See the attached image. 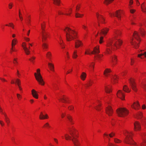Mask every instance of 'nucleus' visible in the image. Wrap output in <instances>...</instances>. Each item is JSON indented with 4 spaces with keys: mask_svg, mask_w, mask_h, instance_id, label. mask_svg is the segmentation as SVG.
<instances>
[{
    "mask_svg": "<svg viewBox=\"0 0 146 146\" xmlns=\"http://www.w3.org/2000/svg\"><path fill=\"white\" fill-rule=\"evenodd\" d=\"M17 60L18 59L17 58H14L13 61V63L15 66L17 65L18 64V62Z\"/></svg>",
    "mask_w": 146,
    "mask_h": 146,
    "instance_id": "60",
    "label": "nucleus"
},
{
    "mask_svg": "<svg viewBox=\"0 0 146 146\" xmlns=\"http://www.w3.org/2000/svg\"><path fill=\"white\" fill-rule=\"evenodd\" d=\"M72 9L71 8L67 9H66L65 15L68 16L70 15L72 13Z\"/></svg>",
    "mask_w": 146,
    "mask_h": 146,
    "instance_id": "37",
    "label": "nucleus"
},
{
    "mask_svg": "<svg viewBox=\"0 0 146 146\" xmlns=\"http://www.w3.org/2000/svg\"><path fill=\"white\" fill-rule=\"evenodd\" d=\"M103 56V55L102 54H99L95 56V58L99 62H100L102 60V58Z\"/></svg>",
    "mask_w": 146,
    "mask_h": 146,
    "instance_id": "39",
    "label": "nucleus"
},
{
    "mask_svg": "<svg viewBox=\"0 0 146 146\" xmlns=\"http://www.w3.org/2000/svg\"><path fill=\"white\" fill-rule=\"evenodd\" d=\"M59 44L60 45V47L61 48L64 49L65 48V45L64 42L60 43Z\"/></svg>",
    "mask_w": 146,
    "mask_h": 146,
    "instance_id": "63",
    "label": "nucleus"
},
{
    "mask_svg": "<svg viewBox=\"0 0 146 146\" xmlns=\"http://www.w3.org/2000/svg\"><path fill=\"white\" fill-rule=\"evenodd\" d=\"M141 38L139 33L135 31L133 33L132 38L130 41V43L134 48H138L139 46Z\"/></svg>",
    "mask_w": 146,
    "mask_h": 146,
    "instance_id": "3",
    "label": "nucleus"
},
{
    "mask_svg": "<svg viewBox=\"0 0 146 146\" xmlns=\"http://www.w3.org/2000/svg\"><path fill=\"white\" fill-rule=\"evenodd\" d=\"M81 7V5L80 4H78L76 7V9L75 10V12H79V11L80 10Z\"/></svg>",
    "mask_w": 146,
    "mask_h": 146,
    "instance_id": "57",
    "label": "nucleus"
},
{
    "mask_svg": "<svg viewBox=\"0 0 146 146\" xmlns=\"http://www.w3.org/2000/svg\"><path fill=\"white\" fill-rule=\"evenodd\" d=\"M31 19V16L30 15H28L26 19V22L28 25H29L30 24Z\"/></svg>",
    "mask_w": 146,
    "mask_h": 146,
    "instance_id": "49",
    "label": "nucleus"
},
{
    "mask_svg": "<svg viewBox=\"0 0 146 146\" xmlns=\"http://www.w3.org/2000/svg\"><path fill=\"white\" fill-rule=\"evenodd\" d=\"M85 54V55H90L92 54V51H91L90 48L87 49L86 50Z\"/></svg>",
    "mask_w": 146,
    "mask_h": 146,
    "instance_id": "48",
    "label": "nucleus"
},
{
    "mask_svg": "<svg viewBox=\"0 0 146 146\" xmlns=\"http://www.w3.org/2000/svg\"><path fill=\"white\" fill-rule=\"evenodd\" d=\"M50 127V125L48 123H46L44 124L42 127V128L44 129H48Z\"/></svg>",
    "mask_w": 146,
    "mask_h": 146,
    "instance_id": "56",
    "label": "nucleus"
},
{
    "mask_svg": "<svg viewBox=\"0 0 146 146\" xmlns=\"http://www.w3.org/2000/svg\"><path fill=\"white\" fill-rule=\"evenodd\" d=\"M94 65L95 63L94 62H92L88 64L87 66L91 70H93L94 69Z\"/></svg>",
    "mask_w": 146,
    "mask_h": 146,
    "instance_id": "40",
    "label": "nucleus"
},
{
    "mask_svg": "<svg viewBox=\"0 0 146 146\" xmlns=\"http://www.w3.org/2000/svg\"><path fill=\"white\" fill-rule=\"evenodd\" d=\"M114 0H104V3L106 5H108L112 3Z\"/></svg>",
    "mask_w": 146,
    "mask_h": 146,
    "instance_id": "46",
    "label": "nucleus"
},
{
    "mask_svg": "<svg viewBox=\"0 0 146 146\" xmlns=\"http://www.w3.org/2000/svg\"><path fill=\"white\" fill-rule=\"evenodd\" d=\"M106 93L110 94L112 92V86L110 85H108L105 86L104 88Z\"/></svg>",
    "mask_w": 146,
    "mask_h": 146,
    "instance_id": "26",
    "label": "nucleus"
},
{
    "mask_svg": "<svg viewBox=\"0 0 146 146\" xmlns=\"http://www.w3.org/2000/svg\"><path fill=\"white\" fill-rule=\"evenodd\" d=\"M134 129L135 131H137L141 130V125L139 122L136 121L135 122L134 124Z\"/></svg>",
    "mask_w": 146,
    "mask_h": 146,
    "instance_id": "18",
    "label": "nucleus"
},
{
    "mask_svg": "<svg viewBox=\"0 0 146 146\" xmlns=\"http://www.w3.org/2000/svg\"><path fill=\"white\" fill-rule=\"evenodd\" d=\"M112 40H109L107 42L106 48L104 52L105 54L106 55H110L112 53V51L115 50L112 47Z\"/></svg>",
    "mask_w": 146,
    "mask_h": 146,
    "instance_id": "8",
    "label": "nucleus"
},
{
    "mask_svg": "<svg viewBox=\"0 0 146 146\" xmlns=\"http://www.w3.org/2000/svg\"><path fill=\"white\" fill-rule=\"evenodd\" d=\"M49 33L46 31H42V42L46 41L47 38L49 37Z\"/></svg>",
    "mask_w": 146,
    "mask_h": 146,
    "instance_id": "14",
    "label": "nucleus"
},
{
    "mask_svg": "<svg viewBox=\"0 0 146 146\" xmlns=\"http://www.w3.org/2000/svg\"><path fill=\"white\" fill-rule=\"evenodd\" d=\"M104 42V37L103 36H101L99 40V43L100 44H102Z\"/></svg>",
    "mask_w": 146,
    "mask_h": 146,
    "instance_id": "64",
    "label": "nucleus"
},
{
    "mask_svg": "<svg viewBox=\"0 0 146 146\" xmlns=\"http://www.w3.org/2000/svg\"><path fill=\"white\" fill-rule=\"evenodd\" d=\"M94 83V82L93 81L90 80L87 82L85 86L86 87H88L91 86Z\"/></svg>",
    "mask_w": 146,
    "mask_h": 146,
    "instance_id": "44",
    "label": "nucleus"
},
{
    "mask_svg": "<svg viewBox=\"0 0 146 146\" xmlns=\"http://www.w3.org/2000/svg\"><path fill=\"white\" fill-rule=\"evenodd\" d=\"M70 134L72 137V141L74 146H81V143L79 139V135L76 130L75 129L71 130L70 132Z\"/></svg>",
    "mask_w": 146,
    "mask_h": 146,
    "instance_id": "5",
    "label": "nucleus"
},
{
    "mask_svg": "<svg viewBox=\"0 0 146 146\" xmlns=\"http://www.w3.org/2000/svg\"><path fill=\"white\" fill-rule=\"evenodd\" d=\"M17 42V39L16 38H14L12 40L11 43L12 48L11 49V52L12 53L13 52H16L17 51L15 47Z\"/></svg>",
    "mask_w": 146,
    "mask_h": 146,
    "instance_id": "17",
    "label": "nucleus"
},
{
    "mask_svg": "<svg viewBox=\"0 0 146 146\" xmlns=\"http://www.w3.org/2000/svg\"><path fill=\"white\" fill-rule=\"evenodd\" d=\"M22 46L23 47L25 54L27 55L29 54L30 51L27 47L26 43L25 42H23L22 44Z\"/></svg>",
    "mask_w": 146,
    "mask_h": 146,
    "instance_id": "21",
    "label": "nucleus"
},
{
    "mask_svg": "<svg viewBox=\"0 0 146 146\" xmlns=\"http://www.w3.org/2000/svg\"><path fill=\"white\" fill-rule=\"evenodd\" d=\"M96 17L98 20V26H100V23L105 24L106 23L105 17L99 13H96Z\"/></svg>",
    "mask_w": 146,
    "mask_h": 146,
    "instance_id": "9",
    "label": "nucleus"
},
{
    "mask_svg": "<svg viewBox=\"0 0 146 146\" xmlns=\"http://www.w3.org/2000/svg\"><path fill=\"white\" fill-rule=\"evenodd\" d=\"M48 44L46 43H43L42 45V47L43 49L46 50L48 48Z\"/></svg>",
    "mask_w": 146,
    "mask_h": 146,
    "instance_id": "55",
    "label": "nucleus"
},
{
    "mask_svg": "<svg viewBox=\"0 0 146 146\" xmlns=\"http://www.w3.org/2000/svg\"><path fill=\"white\" fill-rule=\"evenodd\" d=\"M122 33L121 30L115 29L113 32V38L109 40H112V47L115 50L119 49L122 44V40L119 39L121 36Z\"/></svg>",
    "mask_w": 146,
    "mask_h": 146,
    "instance_id": "1",
    "label": "nucleus"
},
{
    "mask_svg": "<svg viewBox=\"0 0 146 146\" xmlns=\"http://www.w3.org/2000/svg\"><path fill=\"white\" fill-rule=\"evenodd\" d=\"M44 116V115H43V112H41L39 115V119L40 120H43Z\"/></svg>",
    "mask_w": 146,
    "mask_h": 146,
    "instance_id": "62",
    "label": "nucleus"
},
{
    "mask_svg": "<svg viewBox=\"0 0 146 146\" xmlns=\"http://www.w3.org/2000/svg\"><path fill=\"white\" fill-rule=\"evenodd\" d=\"M131 106L132 108L135 110H138L140 108L139 102L138 101L134 102Z\"/></svg>",
    "mask_w": 146,
    "mask_h": 146,
    "instance_id": "15",
    "label": "nucleus"
},
{
    "mask_svg": "<svg viewBox=\"0 0 146 146\" xmlns=\"http://www.w3.org/2000/svg\"><path fill=\"white\" fill-rule=\"evenodd\" d=\"M57 40L58 44L64 42L61 36L60 35L58 36Z\"/></svg>",
    "mask_w": 146,
    "mask_h": 146,
    "instance_id": "54",
    "label": "nucleus"
},
{
    "mask_svg": "<svg viewBox=\"0 0 146 146\" xmlns=\"http://www.w3.org/2000/svg\"><path fill=\"white\" fill-rule=\"evenodd\" d=\"M18 100L20 101L22 98V95L19 94L17 93L16 94Z\"/></svg>",
    "mask_w": 146,
    "mask_h": 146,
    "instance_id": "58",
    "label": "nucleus"
},
{
    "mask_svg": "<svg viewBox=\"0 0 146 146\" xmlns=\"http://www.w3.org/2000/svg\"><path fill=\"white\" fill-rule=\"evenodd\" d=\"M118 77L116 75H113L111 77V81L112 83L113 84H115L118 82Z\"/></svg>",
    "mask_w": 146,
    "mask_h": 146,
    "instance_id": "24",
    "label": "nucleus"
},
{
    "mask_svg": "<svg viewBox=\"0 0 146 146\" xmlns=\"http://www.w3.org/2000/svg\"><path fill=\"white\" fill-rule=\"evenodd\" d=\"M46 26V23L44 22H42L41 24V29L42 30V31H45V28Z\"/></svg>",
    "mask_w": 146,
    "mask_h": 146,
    "instance_id": "53",
    "label": "nucleus"
},
{
    "mask_svg": "<svg viewBox=\"0 0 146 146\" xmlns=\"http://www.w3.org/2000/svg\"><path fill=\"white\" fill-rule=\"evenodd\" d=\"M142 142L140 144V146H146V133H145L142 135Z\"/></svg>",
    "mask_w": 146,
    "mask_h": 146,
    "instance_id": "23",
    "label": "nucleus"
},
{
    "mask_svg": "<svg viewBox=\"0 0 146 146\" xmlns=\"http://www.w3.org/2000/svg\"><path fill=\"white\" fill-rule=\"evenodd\" d=\"M117 62L118 59L116 56L114 55L111 56L110 62L112 67L115 66L117 64Z\"/></svg>",
    "mask_w": 146,
    "mask_h": 146,
    "instance_id": "11",
    "label": "nucleus"
},
{
    "mask_svg": "<svg viewBox=\"0 0 146 146\" xmlns=\"http://www.w3.org/2000/svg\"><path fill=\"white\" fill-rule=\"evenodd\" d=\"M129 81L132 89L135 92L137 91V89L134 80L133 78H130L129 79Z\"/></svg>",
    "mask_w": 146,
    "mask_h": 146,
    "instance_id": "16",
    "label": "nucleus"
},
{
    "mask_svg": "<svg viewBox=\"0 0 146 146\" xmlns=\"http://www.w3.org/2000/svg\"><path fill=\"white\" fill-rule=\"evenodd\" d=\"M34 75L35 79L38 84L40 85L44 86L45 84V82L41 74L40 70L39 68L36 70V72L34 73Z\"/></svg>",
    "mask_w": 146,
    "mask_h": 146,
    "instance_id": "6",
    "label": "nucleus"
},
{
    "mask_svg": "<svg viewBox=\"0 0 146 146\" xmlns=\"http://www.w3.org/2000/svg\"><path fill=\"white\" fill-rule=\"evenodd\" d=\"M56 98L59 101H61L64 103H69L68 100V98L64 95L60 96L59 95H58L57 96Z\"/></svg>",
    "mask_w": 146,
    "mask_h": 146,
    "instance_id": "10",
    "label": "nucleus"
},
{
    "mask_svg": "<svg viewBox=\"0 0 146 146\" xmlns=\"http://www.w3.org/2000/svg\"><path fill=\"white\" fill-rule=\"evenodd\" d=\"M123 133L125 136L124 140L125 143L134 146H138L137 143L133 140V134L132 131H124Z\"/></svg>",
    "mask_w": 146,
    "mask_h": 146,
    "instance_id": "4",
    "label": "nucleus"
},
{
    "mask_svg": "<svg viewBox=\"0 0 146 146\" xmlns=\"http://www.w3.org/2000/svg\"><path fill=\"white\" fill-rule=\"evenodd\" d=\"M100 52L99 46L98 45L94 47L93 49V51H92V54H98Z\"/></svg>",
    "mask_w": 146,
    "mask_h": 146,
    "instance_id": "30",
    "label": "nucleus"
},
{
    "mask_svg": "<svg viewBox=\"0 0 146 146\" xmlns=\"http://www.w3.org/2000/svg\"><path fill=\"white\" fill-rule=\"evenodd\" d=\"M84 15L83 14H81L78 13V12H75V17L76 18H82Z\"/></svg>",
    "mask_w": 146,
    "mask_h": 146,
    "instance_id": "43",
    "label": "nucleus"
},
{
    "mask_svg": "<svg viewBox=\"0 0 146 146\" xmlns=\"http://www.w3.org/2000/svg\"><path fill=\"white\" fill-rule=\"evenodd\" d=\"M140 53L137 55V57L142 59H144L145 58H146V52L144 51L143 50H140Z\"/></svg>",
    "mask_w": 146,
    "mask_h": 146,
    "instance_id": "19",
    "label": "nucleus"
},
{
    "mask_svg": "<svg viewBox=\"0 0 146 146\" xmlns=\"http://www.w3.org/2000/svg\"><path fill=\"white\" fill-rule=\"evenodd\" d=\"M78 57L77 51L76 50H74L72 55V58L74 59H76Z\"/></svg>",
    "mask_w": 146,
    "mask_h": 146,
    "instance_id": "38",
    "label": "nucleus"
},
{
    "mask_svg": "<svg viewBox=\"0 0 146 146\" xmlns=\"http://www.w3.org/2000/svg\"><path fill=\"white\" fill-rule=\"evenodd\" d=\"M117 115L119 117H124L128 115L129 111L125 108H119L116 110Z\"/></svg>",
    "mask_w": 146,
    "mask_h": 146,
    "instance_id": "7",
    "label": "nucleus"
},
{
    "mask_svg": "<svg viewBox=\"0 0 146 146\" xmlns=\"http://www.w3.org/2000/svg\"><path fill=\"white\" fill-rule=\"evenodd\" d=\"M141 123L143 126L146 127V117H144L142 119Z\"/></svg>",
    "mask_w": 146,
    "mask_h": 146,
    "instance_id": "52",
    "label": "nucleus"
},
{
    "mask_svg": "<svg viewBox=\"0 0 146 146\" xmlns=\"http://www.w3.org/2000/svg\"><path fill=\"white\" fill-rule=\"evenodd\" d=\"M83 45V43L81 41L77 40H76L75 42V47L77 48L79 47H82Z\"/></svg>",
    "mask_w": 146,
    "mask_h": 146,
    "instance_id": "22",
    "label": "nucleus"
},
{
    "mask_svg": "<svg viewBox=\"0 0 146 146\" xmlns=\"http://www.w3.org/2000/svg\"><path fill=\"white\" fill-rule=\"evenodd\" d=\"M70 135L68 133H66L64 135V136H62L61 137L62 139L64 138L67 141L69 140H72V136L70 134Z\"/></svg>",
    "mask_w": 146,
    "mask_h": 146,
    "instance_id": "29",
    "label": "nucleus"
},
{
    "mask_svg": "<svg viewBox=\"0 0 146 146\" xmlns=\"http://www.w3.org/2000/svg\"><path fill=\"white\" fill-rule=\"evenodd\" d=\"M31 94L33 98L36 99L38 98L39 95L38 92L35 89H32L31 91Z\"/></svg>",
    "mask_w": 146,
    "mask_h": 146,
    "instance_id": "25",
    "label": "nucleus"
},
{
    "mask_svg": "<svg viewBox=\"0 0 146 146\" xmlns=\"http://www.w3.org/2000/svg\"><path fill=\"white\" fill-rule=\"evenodd\" d=\"M106 112L109 116H111L113 113V110L111 106H108L106 108Z\"/></svg>",
    "mask_w": 146,
    "mask_h": 146,
    "instance_id": "12",
    "label": "nucleus"
},
{
    "mask_svg": "<svg viewBox=\"0 0 146 146\" xmlns=\"http://www.w3.org/2000/svg\"><path fill=\"white\" fill-rule=\"evenodd\" d=\"M117 97L122 100H125V94L122 90H119L116 94Z\"/></svg>",
    "mask_w": 146,
    "mask_h": 146,
    "instance_id": "13",
    "label": "nucleus"
},
{
    "mask_svg": "<svg viewBox=\"0 0 146 146\" xmlns=\"http://www.w3.org/2000/svg\"><path fill=\"white\" fill-rule=\"evenodd\" d=\"M58 13L59 15H65L66 9L64 8L58 11Z\"/></svg>",
    "mask_w": 146,
    "mask_h": 146,
    "instance_id": "35",
    "label": "nucleus"
},
{
    "mask_svg": "<svg viewBox=\"0 0 146 146\" xmlns=\"http://www.w3.org/2000/svg\"><path fill=\"white\" fill-rule=\"evenodd\" d=\"M87 74L85 72H82L80 76L81 79L83 81H84L86 79Z\"/></svg>",
    "mask_w": 146,
    "mask_h": 146,
    "instance_id": "36",
    "label": "nucleus"
},
{
    "mask_svg": "<svg viewBox=\"0 0 146 146\" xmlns=\"http://www.w3.org/2000/svg\"><path fill=\"white\" fill-rule=\"evenodd\" d=\"M61 0H54L53 3L57 6H59L61 4Z\"/></svg>",
    "mask_w": 146,
    "mask_h": 146,
    "instance_id": "47",
    "label": "nucleus"
},
{
    "mask_svg": "<svg viewBox=\"0 0 146 146\" xmlns=\"http://www.w3.org/2000/svg\"><path fill=\"white\" fill-rule=\"evenodd\" d=\"M66 116L68 119L70 123L72 124H73L74 122L72 116L70 114H67Z\"/></svg>",
    "mask_w": 146,
    "mask_h": 146,
    "instance_id": "31",
    "label": "nucleus"
},
{
    "mask_svg": "<svg viewBox=\"0 0 146 146\" xmlns=\"http://www.w3.org/2000/svg\"><path fill=\"white\" fill-rule=\"evenodd\" d=\"M0 111L2 114H3L5 117V120L7 123H8V118L5 112H3L1 108L0 107Z\"/></svg>",
    "mask_w": 146,
    "mask_h": 146,
    "instance_id": "42",
    "label": "nucleus"
},
{
    "mask_svg": "<svg viewBox=\"0 0 146 146\" xmlns=\"http://www.w3.org/2000/svg\"><path fill=\"white\" fill-rule=\"evenodd\" d=\"M114 142L116 144H119L121 143L122 141L117 138H115L113 139Z\"/></svg>",
    "mask_w": 146,
    "mask_h": 146,
    "instance_id": "45",
    "label": "nucleus"
},
{
    "mask_svg": "<svg viewBox=\"0 0 146 146\" xmlns=\"http://www.w3.org/2000/svg\"><path fill=\"white\" fill-rule=\"evenodd\" d=\"M123 90L125 92L129 93L131 91V89H129L128 86L125 85L123 87Z\"/></svg>",
    "mask_w": 146,
    "mask_h": 146,
    "instance_id": "41",
    "label": "nucleus"
},
{
    "mask_svg": "<svg viewBox=\"0 0 146 146\" xmlns=\"http://www.w3.org/2000/svg\"><path fill=\"white\" fill-rule=\"evenodd\" d=\"M82 28L83 29L86 31L88 32V27L85 24L82 25Z\"/></svg>",
    "mask_w": 146,
    "mask_h": 146,
    "instance_id": "61",
    "label": "nucleus"
},
{
    "mask_svg": "<svg viewBox=\"0 0 146 146\" xmlns=\"http://www.w3.org/2000/svg\"><path fill=\"white\" fill-rule=\"evenodd\" d=\"M123 11L122 10H119L117 11L115 13V16L117 17L119 20L121 19V14L123 13Z\"/></svg>",
    "mask_w": 146,
    "mask_h": 146,
    "instance_id": "27",
    "label": "nucleus"
},
{
    "mask_svg": "<svg viewBox=\"0 0 146 146\" xmlns=\"http://www.w3.org/2000/svg\"><path fill=\"white\" fill-rule=\"evenodd\" d=\"M63 31L66 33V40L68 41H72L77 37V32L72 26L66 27Z\"/></svg>",
    "mask_w": 146,
    "mask_h": 146,
    "instance_id": "2",
    "label": "nucleus"
},
{
    "mask_svg": "<svg viewBox=\"0 0 146 146\" xmlns=\"http://www.w3.org/2000/svg\"><path fill=\"white\" fill-rule=\"evenodd\" d=\"M15 84L17 86L21 85V80L19 78H16L15 79Z\"/></svg>",
    "mask_w": 146,
    "mask_h": 146,
    "instance_id": "51",
    "label": "nucleus"
},
{
    "mask_svg": "<svg viewBox=\"0 0 146 146\" xmlns=\"http://www.w3.org/2000/svg\"><path fill=\"white\" fill-rule=\"evenodd\" d=\"M139 32L141 34L142 36H144L145 35V32L144 29L141 28L139 29Z\"/></svg>",
    "mask_w": 146,
    "mask_h": 146,
    "instance_id": "50",
    "label": "nucleus"
},
{
    "mask_svg": "<svg viewBox=\"0 0 146 146\" xmlns=\"http://www.w3.org/2000/svg\"><path fill=\"white\" fill-rule=\"evenodd\" d=\"M130 65L131 66L133 65L135 61V58L133 57H131L130 59Z\"/></svg>",
    "mask_w": 146,
    "mask_h": 146,
    "instance_id": "59",
    "label": "nucleus"
},
{
    "mask_svg": "<svg viewBox=\"0 0 146 146\" xmlns=\"http://www.w3.org/2000/svg\"><path fill=\"white\" fill-rule=\"evenodd\" d=\"M143 114L142 112H138L135 115V117L137 119H141L143 117Z\"/></svg>",
    "mask_w": 146,
    "mask_h": 146,
    "instance_id": "34",
    "label": "nucleus"
},
{
    "mask_svg": "<svg viewBox=\"0 0 146 146\" xmlns=\"http://www.w3.org/2000/svg\"><path fill=\"white\" fill-rule=\"evenodd\" d=\"M112 71L111 69L107 68L104 71L103 74L106 78H108L110 76V73Z\"/></svg>",
    "mask_w": 146,
    "mask_h": 146,
    "instance_id": "20",
    "label": "nucleus"
},
{
    "mask_svg": "<svg viewBox=\"0 0 146 146\" xmlns=\"http://www.w3.org/2000/svg\"><path fill=\"white\" fill-rule=\"evenodd\" d=\"M48 65L50 70L52 72H54V64L52 62H49L48 64Z\"/></svg>",
    "mask_w": 146,
    "mask_h": 146,
    "instance_id": "32",
    "label": "nucleus"
},
{
    "mask_svg": "<svg viewBox=\"0 0 146 146\" xmlns=\"http://www.w3.org/2000/svg\"><path fill=\"white\" fill-rule=\"evenodd\" d=\"M109 30V28L107 27L104 28L101 30V33H100V35H101L102 34L104 36H105L107 35Z\"/></svg>",
    "mask_w": 146,
    "mask_h": 146,
    "instance_id": "28",
    "label": "nucleus"
},
{
    "mask_svg": "<svg viewBox=\"0 0 146 146\" xmlns=\"http://www.w3.org/2000/svg\"><path fill=\"white\" fill-rule=\"evenodd\" d=\"M141 11L144 13H146V6L145 3H143L141 5Z\"/></svg>",
    "mask_w": 146,
    "mask_h": 146,
    "instance_id": "33",
    "label": "nucleus"
}]
</instances>
